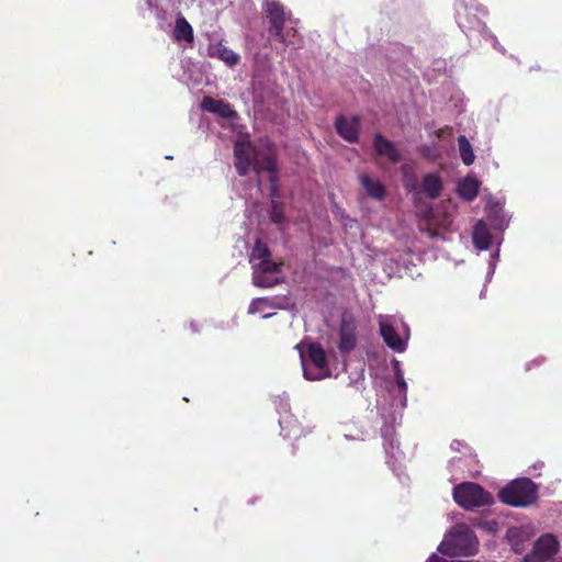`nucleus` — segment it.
<instances>
[{
  "label": "nucleus",
  "mask_w": 562,
  "mask_h": 562,
  "mask_svg": "<svg viewBox=\"0 0 562 562\" xmlns=\"http://www.w3.org/2000/svg\"><path fill=\"white\" fill-rule=\"evenodd\" d=\"M234 156L235 167L240 176H246L252 166L258 175L267 171L271 181H276L278 167L270 140L260 139L256 146H251L248 136H241L235 143Z\"/></svg>",
  "instance_id": "f257e3e1"
},
{
  "label": "nucleus",
  "mask_w": 562,
  "mask_h": 562,
  "mask_svg": "<svg viewBox=\"0 0 562 562\" xmlns=\"http://www.w3.org/2000/svg\"><path fill=\"white\" fill-rule=\"evenodd\" d=\"M477 540L469 526L458 524L443 537L438 546V553L429 557V562H463L462 558L475 554Z\"/></svg>",
  "instance_id": "f03ea898"
},
{
  "label": "nucleus",
  "mask_w": 562,
  "mask_h": 562,
  "mask_svg": "<svg viewBox=\"0 0 562 562\" xmlns=\"http://www.w3.org/2000/svg\"><path fill=\"white\" fill-rule=\"evenodd\" d=\"M250 263L256 286L270 288L282 281L281 265L271 260L269 249L259 241L251 251Z\"/></svg>",
  "instance_id": "7ed1b4c3"
},
{
  "label": "nucleus",
  "mask_w": 562,
  "mask_h": 562,
  "mask_svg": "<svg viewBox=\"0 0 562 562\" xmlns=\"http://www.w3.org/2000/svg\"><path fill=\"white\" fill-rule=\"evenodd\" d=\"M380 334L389 348L396 352H404L409 340V328L398 317L390 315L379 316Z\"/></svg>",
  "instance_id": "20e7f679"
},
{
  "label": "nucleus",
  "mask_w": 562,
  "mask_h": 562,
  "mask_svg": "<svg viewBox=\"0 0 562 562\" xmlns=\"http://www.w3.org/2000/svg\"><path fill=\"white\" fill-rule=\"evenodd\" d=\"M296 348L301 349V345H297ZM300 356L303 375L306 380L318 381L331 375L327 366L326 353L318 344H310L307 355L305 356L302 350H300Z\"/></svg>",
  "instance_id": "39448f33"
},
{
  "label": "nucleus",
  "mask_w": 562,
  "mask_h": 562,
  "mask_svg": "<svg viewBox=\"0 0 562 562\" xmlns=\"http://www.w3.org/2000/svg\"><path fill=\"white\" fill-rule=\"evenodd\" d=\"M536 497V485L529 479L515 480L499 492L501 501L515 507L530 505Z\"/></svg>",
  "instance_id": "423d86ee"
},
{
  "label": "nucleus",
  "mask_w": 562,
  "mask_h": 562,
  "mask_svg": "<svg viewBox=\"0 0 562 562\" xmlns=\"http://www.w3.org/2000/svg\"><path fill=\"white\" fill-rule=\"evenodd\" d=\"M453 499L465 509H474L493 503L490 493L485 492L479 484L471 482L457 485L453 488Z\"/></svg>",
  "instance_id": "0eeeda50"
},
{
  "label": "nucleus",
  "mask_w": 562,
  "mask_h": 562,
  "mask_svg": "<svg viewBox=\"0 0 562 562\" xmlns=\"http://www.w3.org/2000/svg\"><path fill=\"white\" fill-rule=\"evenodd\" d=\"M265 13L270 24V31L274 35H282V32L286 34L297 32L300 21L294 19L291 13H286L278 0H266Z\"/></svg>",
  "instance_id": "6e6552de"
},
{
  "label": "nucleus",
  "mask_w": 562,
  "mask_h": 562,
  "mask_svg": "<svg viewBox=\"0 0 562 562\" xmlns=\"http://www.w3.org/2000/svg\"><path fill=\"white\" fill-rule=\"evenodd\" d=\"M485 10L475 5L459 4L457 7L456 20L464 34L479 33L483 34L486 31V24L480 15H485Z\"/></svg>",
  "instance_id": "1a4fd4ad"
},
{
  "label": "nucleus",
  "mask_w": 562,
  "mask_h": 562,
  "mask_svg": "<svg viewBox=\"0 0 562 562\" xmlns=\"http://www.w3.org/2000/svg\"><path fill=\"white\" fill-rule=\"evenodd\" d=\"M559 548L560 543L555 536L542 535L536 541L532 551L522 559V562H546L558 552Z\"/></svg>",
  "instance_id": "9d476101"
},
{
  "label": "nucleus",
  "mask_w": 562,
  "mask_h": 562,
  "mask_svg": "<svg viewBox=\"0 0 562 562\" xmlns=\"http://www.w3.org/2000/svg\"><path fill=\"white\" fill-rule=\"evenodd\" d=\"M394 372H395V383L392 385L390 392L393 395V406L403 409L406 406L407 402V384L405 382L401 363L397 360H394Z\"/></svg>",
  "instance_id": "9b49d317"
},
{
  "label": "nucleus",
  "mask_w": 562,
  "mask_h": 562,
  "mask_svg": "<svg viewBox=\"0 0 562 562\" xmlns=\"http://www.w3.org/2000/svg\"><path fill=\"white\" fill-rule=\"evenodd\" d=\"M201 106L203 110L210 113H214L221 117L229 120L232 124L237 119V113L231 108L228 103L224 102L223 100L205 97Z\"/></svg>",
  "instance_id": "f8f14e48"
},
{
  "label": "nucleus",
  "mask_w": 562,
  "mask_h": 562,
  "mask_svg": "<svg viewBox=\"0 0 562 562\" xmlns=\"http://www.w3.org/2000/svg\"><path fill=\"white\" fill-rule=\"evenodd\" d=\"M336 130L338 134L347 142L352 143L358 139L359 119L358 116H340L336 120Z\"/></svg>",
  "instance_id": "ddd939ff"
},
{
  "label": "nucleus",
  "mask_w": 562,
  "mask_h": 562,
  "mask_svg": "<svg viewBox=\"0 0 562 562\" xmlns=\"http://www.w3.org/2000/svg\"><path fill=\"white\" fill-rule=\"evenodd\" d=\"M442 179L438 173H427L423 177L420 189L429 199H437L442 191Z\"/></svg>",
  "instance_id": "4468645a"
},
{
  "label": "nucleus",
  "mask_w": 562,
  "mask_h": 562,
  "mask_svg": "<svg viewBox=\"0 0 562 562\" xmlns=\"http://www.w3.org/2000/svg\"><path fill=\"white\" fill-rule=\"evenodd\" d=\"M210 57H215L224 61L227 66H234L238 63L239 56L232 49L227 48L222 42L210 44L207 47Z\"/></svg>",
  "instance_id": "2eb2a0df"
},
{
  "label": "nucleus",
  "mask_w": 562,
  "mask_h": 562,
  "mask_svg": "<svg viewBox=\"0 0 562 562\" xmlns=\"http://www.w3.org/2000/svg\"><path fill=\"white\" fill-rule=\"evenodd\" d=\"M472 241L475 248L480 251L487 250L490 248L492 244V236L484 221L480 220L476 222L472 234Z\"/></svg>",
  "instance_id": "dca6fc26"
},
{
  "label": "nucleus",
  "mask_w": 562,
  "mask_h": 562,
  "mask_svg": "<svg viewBox=\"0 0 562 562\" xmlns=\"http://www.w3.org/2000/svg\"><path fill=\"white\" fill-rule=\"evenodd\" d=\"M277 305L273 303L271 299L268 297H257L251 301L248 313L249 314H260L262 318L271 317L274 312L273 310Z\"/></svg>",
  "instance_id": "f3484780"
},
{
  "label": "nucleus",
  "mask_w": 562,
  "mask_h": 562,
  "mask_svg": "<svg viewBox=\"0 0 562 562\" xmlns=\"http://www.w3.org/2000/svg\"><path fill=\"white\" fill-rule=\"evenodd\" d=\"M480 184L476 178L468 176L458 183V194L462 199L471 201L477 195Z\"/></svg>",
  "instance_id": "a211bd4d"
},
{
  "label": "nucleus",
  "mask_w": 562,
  "mask_h": 562,
  "mask_svg": "<svg viewBox=\"0 0 562 562\" xmlns=\"http://www.w3.org/2000/svg\"><path fill=\"white\" fill-rule=\"evenodd\" d=\"M374 147L379 155L386 157L393 162L400 159L398 151L394 147L393 143L379 134L374 137Z\"/></svg>",
  "instance_id": "6ab92c4d"
},
{
  "label": "nucleus",
  "mask_w": 562,
  "mask_h": 562,
  "mask_svg": "<svg viewBox=\"0 0 562 562\" xmlns=\"http://www.w3.org/2000/svg\"><path fill=\"white\" fill-rule=\"evenodd\" d=\"M356 346V333L352 324L344 321L340 328V345L339 348L344 351H349Z\"/></svg>",
  "instance_id": "aec40b11"
},
{
  "label": "nucleus",
  "mask_w": 562,
  "mask_h": 562,
  "mask_svg": "<svg viewBox=\"0 0 562 562\" xmlns=\"http://www.w3.org/2000/svg\"><path fill=\"white\" fill-rule=\"evenodd\" d=\"M360 180H361L362 187L364 188L366 192L370 196L378 199V200H381L384 198L385 190L379 180L372 179L366 175L361 176Z\"/></svg>",
  "instance_id": "412c9836"
},
{
  "label": "nucleus",
  "mask_w": 562,
  "mask_h": 562,
  "mask_svg": "<svg viewBox=\"0 0 562 562\" xmlns=\"http://www.w3.org/2000/svg\"><path fill=\"white\" fill-rule=\"evenodd\" d=\"M530 536L531 532L529 531V529L524 527H515L509 529L507 532V539L512 543V547L516 552L521 551L522 548L520 547V542L529 539Z\"/></svg>",
  "instance_id": "4be33fe9"
},
{
  "label": "nucleus",
  "mask_w": 562,
  "mask_h": 562,
  "mask_svg": "<svg viewBox=\"0 0 562 562\" xmlns=\"http://www.w3.org/2000/svg\"><path fill=\"white\" fill-rule=\"evenodd\" d=\"M458 143H459V150H460V156H461L462 161L467 166L472 165L474 162L475 156H474L473 148H472L470 142L468 140V138L464 135H461L458 138Z\"/></svg>",
  "instance_id": "5701e85b"
},
{
  "label": "nucleus",
  "mask_w": 562,
  "mask_h": 562,
  "mask_svg": "<svg viewBox=\"0 0 562 562\" xmlns=\"http://www.w3.org/2000/svg\"><path fill=\"white\" fill-rule=\"evenodd\" d=\"M281 431L285 438H296L301 431L295 419L285 416L280 419Z\"/></svg>",
  "instance_id": "b1692460"
},
{
  "label": "nucleus",
  "mask_w": 562,
  "mask_h": 562,
  "mask_svg": "<svg viewBox=\"0 0 562 562\" xmlns=\"http://www.w3.org/2000/svg\"><path fill=\"white\" fill-rule=\"evenodd\" d=\"M502 211V202L495 201L492 196L487 198V206L486 212L490 218L493 220L494 226L497 228H503L505 225L504 220H497L498 213Z\"/></svg>",
  "instance_id": "393cba45"
},
{
  "label": "nucleus",
  "mask_w": 562,
  "mask_h": 562,
  "mask_svg": "<svg viewBox=\"0 0 562 562\" xmlns=\"http://www.w3.org/2000/svg\"><path fill=\"white\" fill-rule=\"evenodd\" d=\"M498 256H499V251L498 250L494 251L491 255L490 269H488V272H487V278L488 279L492 278V276L495 272V268H496V265H497V261H498Z\"/></svg>",
  "instance_id": "a878e982"
},
{
  "label": "nucleus",
  "mask_w": 562,
  "mask_h": 562,
  "mask_svg": "<svg viewBox=\"0 0 562 562\" xmlns=\"http://www.w3.org/2000/svg\"><path fill=\"white\" fill-rule=\"evenodd\" d=\"M483 528H485L488 532H495L496 531V522L490 521L482 525Z\"/></svg>",
  "instance_id": "bb28decb"
},
{
  "label": "nucleus",
  "mask_w": 562,
  "mask_h": 562,
  "mask_svg": "<svg viewBox=\"0 0 562 562\" xmlns=\"http://www.w3.org/2000/svg\"><path fill=\"white\" fill-rule=\"evenodd\" d=\"M272 218H273V221L276 223H280L281 222V213L278 211L277 207L273 209Z\"/></svg>",
  "instance_id": "cd10ccee"
},
{
  "label": "nucleus",
  "mask_w": 562,
  "mask_h": 562,
  "mask_svg": "<svg viewBox=\"0 0 562 562\" xmlns=\"http://www.w3.org/2000/svg\"><path fill=\"white\" fill-rule=\"evenodd\" d=\"M405 188L408 190V191H415L416 190V186L413 181H405Z\"/></svg>",
  "instance_id": "c85d7f7f"
},
{
  "label": "nucleus",
  "mask_w": 562,
  "mask_h": 562,
  "mask_svg": "<svg viewBox=\"0 0 562 562\" xmlns=\"http://www.w3.org/2000/svg\"><path fill=\"white\" fill-rule=\"evenodd\" d=\"M178 41L184 40L188 44H191L193 41V37L187 36V37H176Z\"/></svg>",
  "instance_id": "c756f323"
},
{
  "label": "nucleus",
  "mask_w": 562,
  "mask_h": 562,
  "mask_svg": "<svg viewBox=\"0 0 562 562\" xmlns=\"http://www.w3.org/2000/svg\"><path fill=\"white\" fill-rule=\"evenodd\" d=\"M389 432H391L390 428L386 427L385 429H382L383 437H385Z\"/></svg>",
  "instance_id": "7c9ffc66"
},
{
  "label": "nucleus",
  "mask_w": 562,
  "mask_h": 562,
  "mask_svg": "<svg viewBox=\"0 0 562 562\" xmlns=\"http://www.w3.org/2000/svg\"><path fill=\"white\" fill-rule=\"evenodd\" d=\"M460 445H461V443H460V441H454V442H452V446H451V447H452L453 449H458V447H457V446H460Z\"/></svg>",
  "instance_id": "2f4dec72"
}]
</instances>
